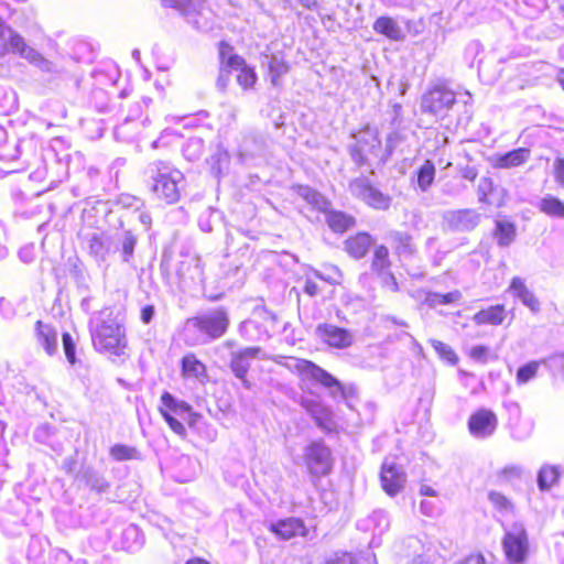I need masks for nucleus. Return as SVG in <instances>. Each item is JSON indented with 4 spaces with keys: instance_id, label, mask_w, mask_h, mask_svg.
I'll use <instances>...</instances> for the list:
<instances>
[{
    "instance_id": "60",
    "label": "nucleus",
    "mask_w": 564,
    "mask_h": 564,
    "mask_svg": "<svg viewBox=\"0 0 564 564\" xmlns=\"http://www.w3.org/2000/svg\"><path fill=\"white\" fill-rule=\"evenodd\" d=\"M228 160V154L225 151L218 150L216 154H213L208 160V164L210 165V172L214 176H219L223 174V163H226Z\"/></svg>"
},
{
    "instance_id": "29",
    "label": "nucleus",
    "mask_w": 564,
    "mask_h": 564,
    "mask_svg": "<svg viewBox=\"0 0 564 564\" xmlns=\"http://www.w3.org/2000/svg\"><path fill=\"white\" fill-rule=\"evenodd\" d=\"M508 291L532 313L536 314L540 312V302L538 297L531 290L527 288L522 278L514 276L510 282Z\"/></svg>"
},
{
    "instance_id": "51",
    "label": "nucleus",
    "mask_w": 564,
    "mask_h": 564,
    "mask_svg": "<svg viewBox=\"0 0 564 564\" xmlns=\"http://www.w3.org/2000/svg\"><path fill=\"white\" fill-rule=\"evenodd\" d=\"M121 259L124 263L130 264L133 259L137 246V237L131 231H124L120 241Z\"/></svg>"
},
{
    "instance_id": "56",
    "label": "nucleus",
    "mask_w": 564,
    "mask_h": 564,
    "mask_svg": "<svg viewBox=\"0 0 564 564\" xmlns=\"http://www.w3.org/2000/svg\"><path fill=\"white\" fill-rule=\"evenodd\" d=\"M151 176H172L174 172L178 171L169 162L164 160L154 161L149 165Z\"/></svg>"
},
{
    "instance_id": "1",
    "label": "nucleus",
    "mask_w": 564,
    "mask_h": 564,
    "mask_svg": "<svg viewBox=\"0 0 564 564\" xmlns=\"http://www.w3.org/2000/svg\"><path fill=\"white\" fill-rule=\"evenodd\" d=\"M88 327L96 351L107 355L112 361L123 360L128 357V339L123 319L111 308L94 313Z\"/></svg>"
},
{
    "instance_id": "25",
    "label": "nucleus",
    "mask_w": 564,
    "mask_h": 564,
    "mask_svg": "<svg viewBox=\"0 0 564 564\" xmlns=\"http://www.w3.org/2000/svg\"><path fill=\"white\" fill-rule=\"evenodd\" d=\"M531 150L529 148H518L502 154H495L490 158V163L496 169L518 167L529 161Z\"/></svg>"
},
{
    "instance_id": "5",
    "label": "nucleus",
    "mask_w": 564,
    "mask_h": 564,
    "mask_svg": "<svg viewBox=\"0 0 564 564\" xmlns=\"http://www.w3.org/2000/svg\"><path fill=\"white\" fill-rule=\"evenodd\" d=\"M295 191L308 205L326 214L327 225L334 232H345L355 225V218L350 215L344 212L328 210L330 203L316 189L306 185H297Z\"/></svg>"
},
{
    "instance_id": "62",
    "label": "nucleus",
    "mask_w": 564,
    "mask_h": 564,
    "mask_svg": "<svg viewBox=\"0 0 564 564\" xmlns=\"http://www.w3.org/2000/svg\"><path fill=\"white\" fill-rule=\"evenodd\" d=\"M215 214H218V212L215 208L208 207L199 215L198 226L202 231H204V232L213 231V220H214Z\"/></svg>"
},
{
    "instance_id": "53",
    "label": "nucleus",
    "mask_w": 564,
    "mask_h": 564,
    "mask_svg": "<svg viewBox=\"0 0 564 564\" xmlns=\"http://www.w3.org/2000/svg\"><path fill=\"white\" fill-rule=\"evenodd\" d=\"M430 343L442 360L452 366L458 362V356L449 345L437 339H431Z\"/></svg>"
},
{
    "instance_id": "52",
    "label": "nucleus",
    "mask_w": 564,
    "mask_h": 564,
    "mask_svg": "<svg viewBox=\"0 0 564 564\" xmlns=\"http://www.w3.org/2000/svg\"><path fill=\"white\" fill-rule=\"evenodd\" d=\"M541 365V360H533L520 366L516 376L517 383L525 384L531 381L536 376Z\"/></svg>"
},
{
    "instance_id": "12",
    "label": "nucleus",
    "mask_w": 564,
    "mask_h": 564,
    "mask_svg": "<svg viewBox=\"0 0 564 564\" xmlns=\"http://www.w3.org/2000/svg\"><path fill=\"white\" fill-rule=\"evenodd\" d=\"M467 427L474 438L486 440L495 434L498 427V417L494 411L480 408L470 414Z\"/></svg>"
},
{
    "instance_id": "49",
    "label": "nucleus",
    "mask_w": 564,
    "mask_h": 564,
    "mask_svg": "<svg viewBox=\"0 0 564 564\" xmlns=\"http://www.w3.org/2000/svg\"><path fill=\"white\" fill-rule=\"evenodd\" d=\"M488 500L494 508L502 516H507L513 512V503L503 494L491 490L488 494Z\"/></svg>"
},
{
    "instance_id": "26",
    "label": "nucleus",
    "mask_w": 564,
    "mask_h": 564,
    "mask_svg": "<svg viewBox=\"0 0 564 564\" xmlns=\"http://www.w3.org/2000/svg\"><path fill=\"white\" fill-rule=\"evenodd\" d=\"M13 50L12 53L19 54L21 57L30 61L35 64L39 68L44 72H52L53 64L47 61L41 53L36 50L30 47L22 36H13L12 37Z\"/></svg>"
},
{
    "instance_id": "54",
    "label": "nucleus",
    "mask_w": 564,
    "mask_h": 564,
    "mask_svg": "<svg viewBox=\"0 0 564 564\" xmlns=\"http://www.w3.org/2000/svg\"><path fill=\"white\" fill-rule=\"evenodd\" d=\"M553 377H564V354L556 352L541 360Z\"/></svg>"
},
{
    "instance_id": "6",
    "label": "nucleus",
    "mask_w": 564,
    "mask_h": 564,
    "mask_svg": "<svg viewBox=\"0 0 564 564\" xmlns=\"http://www.w3.org/2000/svg\"><path fill=\"white\" fill-rule=\"evenodd\" d=\"M455 102V93L444 82L437 80L422 95L420 108L423 113L443 119Z\"/></svg>"
},
{
    "instance_id": "45",
    "label": "nucleus",
    "mask_w": 564,
    "mask_h": 564,
    "mask_svg": "<svg viewBox=\"0 0 564 564\" xmlns=\"http://www.w3.org/2000/svg\"><path fill=\"white\" fill-rule=\"evenodd\" d=\"M547 8L546 0H523L519 4V12L527 19L534 20Z\"/></svg>"
},
{
    "instance_id": "42",
    "label": "nucleus",
    "mask_w": 564,
    "mask_h": 564,
    "mask_svg": "<svg viewBox=\"0 0 564 564\" xmlns=\"http://www.w3.org/2000/svg\"><path fill=\"white\" fill-rule=\"evenodd\" d=\"M391 262L389 260V250L386 246L381 245L375 248L371 261V271L378 275L390 270Z\"/></svg>"
},
{
    "instance_id": "8",
    "label": "nucleus",
    "mask_w": 564,
    "mask_h": 564,
    "mask_svg": "<svg viewBox=\"0 0 564 564\" xmlns=\"http://www.w3.org/2000/svg\"><path fill=\"white\" fill-rule=\"evenodd\" d=\"M302 459L307 473L314 478H321L332 471V449L323 440H314L304 446Z\"/></svg>"
},
{
    "instance_id": "46",
    "label": "nucleus",
    "mask_w": 564,
    "mask_h": 564,
    "mask_svg": "<svg viewBox=\"0 0 564 564\" xmlns=\"http://www.w3.org/2000/svg\"><path fill=\"white\" fill-rule=\"evenodd\" d=\"M204 140L200 137H191L182 148L183 155L186 160L194 162L199 160L204 152Z\"/></svg>"
},
{
    "instance_id": "31",
    "label": "nucleus",
    "mask_w": 564,
    "mask_h": 564,
    "mask_svg": "<svg viewBox=\"0 0 564 564\" xmlns=\"http://www.w3.org/2000/svg\"><path fill=\"white\" fill-rule=\"evenodd\" d=\"M26 147L30 151L32 150V140L6 139L3 142H0V160L12 162L24 154Z\"/></svg>"
},
{
    "instance_id": "27",
    "label": "nucleus",
    "mask_w": 564,
    "mask_h": 564,
    "mask_svg": "<svg viewBox=\"0 0 564 564\" xmlns=\"http://www.w3.org/2000/svg\"><path fill=\"white\" fill-rule=\"evenodd\" d=\"M178 279L183 283H200L204 280V268L202 259L198 256L187 257L182 260L176 271Z\"/></svg>"
},
{
    "instance_id": "55",
    "label": "nucleus",
    "mask_w": 564,
    "mask_h": 564,
    "mask_svg": "<svg viewBox=\"0 0 564 564\" xmlns=\"http://www.w3.org/2000/svg\"><path fill=\"white\" fill-rule=\"evenodd\" d=\"M33 437L37 443L45 444V445L50 446L55 452L61 451V445L59 444L55 445L53 443L52 427L47 424L37 426L34 430Z\"/></svg>"
},
{
    "instance_id": "39",
    "label": "nucleus",
    "mask_w": 564,
    "mask_h": 564,
    "mask_svg": "<svg viewBox=\"0 0 564 564\" xmlns=\"http://www.w3.org/2000/svg\"><path fill=\"white\" fill-rule=\"evenodd\" d=\"M161 403L173 414L185 420L187 416L194 415L193 408L186 401L180 400L172 393L165 391L161 395Z\"/></svg>"
},
{
    "instance_id": "7",
    "label": "nucleus",
    "mask_w": 564,
    "mask_h": 564,
    "mask_svg": "<svg viewBox=\"0 0 564 564\" xmlns=\"http://www.w3.org/2000/svg\"><path fill=\"white\" fill-rule=\"evenodd\" d=\"M501 545L506 558L511 564H523L529 555L528 531L522 522H513L505 530Z\"/></svg>"
},
{
    "instance_id": "30",
    "label": "nucleus",
    "mask_w": 564,
    "mask_h": 564,
    "mask_svg": "<svg viewBox=\"0 0 564 564\" xmlns=\"http://www.w3.org/2000/svg\"><path fill=\"white\" fill-rule=\"evenodd\" d=\"M35 337L37 344L45 350L48 356H53L57 351V330L51 324L37 321L35 324Z\"/></svg>"
},
{
    "instance_id": "63",
    "label": "nucleus",
    "mask_w": 564,
    "mask_h": 564,
    "mask_svg": "<svg viewBox=\"0 0 564 564\" xmlns=\"http://www.w3.org/2000/svg\"><path fill=\"white\" fill-rule=\"evenodd\" d=\"M524 469L519 465H509L501 469L499 476L505 480L511 481L516 479H521L523 476Z\"/></svg>"
},
{
    "instance_id": "33",
    "label": "nucleus",
    "mask_w": 564,
    "mask_h": 564,
    "mask_svg": "<svg viewBox=\"0 0 564 564\" xmlns=\"http://www.w3.org/2000/svg\"><path fill=\"white\" fill-rule=\"evenodd\" d=\"M145 542V538L141 529L135 524H128L121 532V547L129 552L135 553L140 551Z\"/></svg>"
},
{
    "instance_id": "18",
    "label": "nucleus",
    "mask_w": 564,
    "mask_h": 564,
    "mask_svg": "<svg viewBox=\"0 0 564 564\" xmlns=\"http://www.w3.org/2000/svg\"><path fill=\"white\" fill-rule=\"evenodd\" d=\"M443 219L453 231L465 232L474 230L481 220V214L474 209L448 210Z\"/></svg>"
},
{
    "instance_id": "43",
    "label": "nucleus",
    "mask_w": 564,
    "mask_h": 564,
    "mask_svg": "<svg viewBox=\"0 0 564 564\" xmlns=\"http://www.w3.org/2000/svg\"><path fill=\"white\" fill-rule=\"evenodd\" d=\"M109 455L116 462L141 459V454L135 447L121 443L112 445Z\"/></svg>"
},
{
    "instance_id": "34",
    "label": "nucleus",
    "mask_w": 564,
    "mask_h": 564,
    "mask_svg": "<svg viewBox=\"0 0 564 564\" xmlns=\"http://www.w3.org/2000/svg\"><path fill=\"white\" fill-rule=\"evenodd\" d=\"M375 243V239L367 232H359L345 241V250L355 259L364 258L370 247Z\"/></svg>"
},
{
    "instance_id": "61",
    "label": "nucleus",
    "mask_w": 564,
    "mask_h": 564,
    "mask_svg": "<svg viewBox=\"0 0 564 564\" xmlns=\"http://www.w3.org/2000/svg\"><path fill=\"white\" fill-rule=\"evenodd\" d=\"M313 273L314 276H316L317 279L326 281L334 285L339 284L343 279V274L336 265L330 267L327 273L321 272L318 270H313Z\"/></svg>"
},
{
    "instance_id": "16",
    "label": "nucleus",
    "mask_w": 564,
    "mask_h": 564,
    "mask_svg": "<svg viewBox=\"0 0 564 564\" xmlns=\"http://www.w3.org/2000/svg\"><path fill=\"white\" fill-rule=\"evenodd\" d=\"M315 333L323 343L336 349L349 348L355 341L349 329L329 323L318 324Z\"/></svg>"
},
{
    "instance_id": "14",
    "label": "nucleus",
    "mask_w": 564,
    "mask_h": 564,
    "mask_svg": "<svg viewBox=\"0 0 564 564\" xmlns=\"http://www.w3.org/2000/svg\"><path fill=\"white\" fill-rule=\"evenodd\" d=\"M76 479L85 489L100 498L108 496L111 491L112 485L108 480L106 471L93 466L83 467L78 471Z\"/></svg>"
},
{
    "instance_id": "11",
    "label": "nucleus",
    "mask_w": 564,
    "mask_h": 564,
    "mask_svg": "<svg viewBox=\"0 0 564 564\" xmlns=\"http://www.w3.org/2000/svg\"><path fill=\"white\" fill-rule=\"evenodd\" d=\"M275 318L267 310L254 313L252 318L238 325L239 335L247 341H260L270 336Z\"/></svg>"
},
{
    "instance_id": "44",
    "label": "nucleus",
    "mask_w": 564,
    "mask_h": 564,
    "mask_svg": "<svg viewBox=\"0 0 564 564\" xmlns=\"http://www.w3.org/2000/svg\"><path fill=\"white\" fill-rule=\"evenodd\" d=\"M232 47L229 45L221 44L220 47V61L221 65L225 69L229 70H239L246 65V61L239 56L238 54L231 53Z\"/></svg>"
},
{
    "instance_id": "47",
    "label": "nucleus",
    "mask_w": 564,
    "mask_h": 564,
    "mask_svg": "<svg viewBox=\"0 0 564 564\" xmlns=\"http://www.w3.org/2000/svg\"><path fill=\"white\" fill-rule=\"evenodd\" d=\"M409 134L412 132L406 130H395L388 134L387 147L383 149L386 159L397 150L403 151L402 144L408 140Z\"/></svg>"
},
{
    "instance_id": "24",
    "label": "nucleus",
    "mask_w": 564,
    "mask_h": 564,
    "mask_svg": "<svg viewBox=\"0 0 564 564\" xmlns=\"http://www.w3.org/2000/svg\"><path fill=\"white\" fill-rule=\"evenodd\" d=\"M151 189L153 194L166 204H174L181 196L180 182L185 178H152Z\"/></svg>"
},
{
    "instance_id": "32",
    "label": "nucleus",
    "mask_w": 564,
    "mask_h": 564,
    "mask_svg": "<svg viewBox=\"0 0 564 564\" xmlns=\"http://www.w3.org/2000/svg\"><path fill=\"white\" fill-rule=\"evenodd\" d=\"M181 372L183 378L196 379L200 382L207 377L206 366L194 354H186L182 357Z\"/></svg>"
},
{
    "instance_id": "19",
    "label": "nucleus",
    "mask_w": 564,
    "mask_h": 564,
    "mask_svg": "<svg viewBox=\"0 0 564 564\" xmlns=\"http://www.w3.org/2000/svg\"><path fill=\"white\" fill-rule=\"evenodd\" d=\"M380 480L383 490L391 497L399 494L406 481V475L401 466L393 462H384L380 471Z\"/></svg>"
},
{
    "instance_id": "13",
    "label": "nucleus",
    "mask_w": 564,
    "mask_h": 564,
    "mask_svg": "<svg viewBox=\"0 0 564 564\" xmlns=\"http://www.w3.org/2000/svg\"><path fill=\"white\" fill-rule=\"evenodd\" d=\"M349 189L352 195L373 208L387 209L390 207V196L373 187L369 183V178H352L349 183Z\"/></svg>"
},
{
    "instance_id": "23",
    "label": "nucleus",
    "mask_w": 564,
    "mask_h": 564,
    "mask_svg": "<svg viewBox=\"0 0 564 564\" xmlns=\"http://www.w3.org/2000/svg\"><path fill=\"white\" fill-rule=\"evenodd\" d=\"M358 528L369 529L372 528V539L369 542L370 547H377L381 544L380 536L390 528V520L388 513L383 510H376L369 516L367 520L359 521Z\"/></svg>"
},
{
    "instance_id": "40",
    "label": "nucleus",
    "mask_w": 564,
    "mask_h": 564,
    "mask_svg": "<svg viewBox=\"0 0 564 564\" xmlns=\"http://www.w3.org/2000/svg\"><path fill=\"white\" fill-rule=\"evenodd\" d=\"M561 477V469L558 466L544 465L540 468L536 476V484L541 491L550 490L557 484Z\"/></svg>"
},
{
    "instance_id": "41",
    "label": "nucleus",
    "mask_w": 564,
    "mask_h": 564,
    "mask_svg": "<svg viewBox=\"0 0 564 564\" xmlns=\"http://www.w3.org/2000/svg\"><path fill=\"white\" fill-rule=\"evenodd\" d=\"M539 209L553 218H564V202L553 195H545L538 205Z\"/></svg>"
},
{
    "instance_id": "9",
    "label": "nucleus",
    "mask_w": 564,
    "mask_h": 564,
    "mask_svg": "<svg viewBox=\"0 0 564 564\" xmlns=\"http://www.w3.org/2000/svg\"><path fill=\"white\" fill-rule=\"evenodd\" d=\"M306 10L316 12L325 24L326 21L334 22L339 11L345 14L346 22L357 26L362 22L359 15H352L347 7L351 6L350 0H296Z\"/></svg>"
},
{
    "instance_id": "21",
    "label": "nucleus",
    "mask_w": 564,
    "mask_h": 564,
    "mask_svg": "<svg viewBox=\"0 0 564 564\" xmlns=\"http://www.w3.org/2000/svg\"><path fill=\"white\" fill-rule=\"evenodd\" d=\"M269 530L281 540H290L297 535L307 536L308 534L304 521L295 517L273 521L269 524Z\"/></svg>"
},
{
    "instance_id": "48",
    "label": "nucleus",
    "mask_w": 564,
    "mask_h": 564,
    "mask_svg": "<svg viewBox=\"0 0 564 564\" xmlns=\"http://www.w3.org/2000/svg\"><path fill=\"white\" fill-rule=\"evenodd\" d=\"M326 564H377L376 557L371 553L360 556L355 560L350 553H336L333 557L327 560Z\"/></svg>"
},
{
    "instance_id": "64",
    "label": "nucleus",
    "mask_w": 564,
    "mask_h": 564,
    "mask_svg": "<svg viewBox=\"0 0 564 564\" xmlns=\"http://www.w3.org/2000/svg\"><path fill=\"white\" fill-rule=\"evenodd\" d=\"M269 69H270L272 83L275 84L276 78L282 76L283 74L288 73L289 67L284 62L278 59L276 57H273L269 63Z\"/></svg>"
},
{
    "instance_id": "57",
    "label": "nucleus",
    "mask_w": 564,
    "mask_h": 564,
    "mask_svg": "<svg viewBox=\"0 0 564 564\" xmlns=\"http://www.w3.org/2000/svg\"><path fill=\"white\" fill-rule=\"evenodd\" d=\"M66 159V169L63 172L64 176H72L73 174H78L82 172L80 167L84 162V158L80 153L75 152L74 154H67Z\"/></svg>"
},
{
    "instance_id": "4",
    "label": "nucleus",
    "mask_w": 564,
    "mask_h": 564,
    "mask_svg": "<svg viewBox=\"0 0 564 564\" xmlns=\"http://www.w3.org/2000/svg\"><path fill=\"white\" fill-rule=\"evenodd\" d=\"M354 142L349 145L352 161L358 166L380 164L386 160L378 131L367 127L352 134Z\"/></svg>"
},
{
    "instance_id": "58",
    "label": "nucleus",
    "mask_w": 564,
    "mask_h": 564,
    "mask_svg": "<svg viewBox=\"0 0 564 564\" xmlns=\"http://www.w3.org/2000/svg\"><path fill=\"white\" fill-rule=\"evenodd\" d=\"M257 80V75L254 73V70L249 67L247 64L239 69V73L237 75V82L238 84L245 88V89H248V88H251L254 83Z\"/></svg>"
},
{
    "instance_id": "50",
    "label": "nucleus",
    "mask_w": 564,
    "mask_h": 564,
    "mask_svg": "<svg viewBox=\"0 0 564 564\" xmlns=\"http://www.w3.org/2000/svg\"><path fill=\"white\" fill-rule=\"evenodd\" d=\"M462 299V293L458 290L448 292V293H437V292H430L426 295V303L430 306H437V305H447L452 303H456Z\"/></svg>"
},
{
    "instance_id": "59",
    "label": "nucleus",
    "mask_w": 564,
    "mask_h": 564,
    "mask_svg": "<svg viewBox=\"0 0 564 564\" xmlns=\"http://www.w3.org/2000/svg\"><path fill=\"white\" fill-rule=\"evenodd\" d=\"M62 344H63V349H64V354H65L67 361L74 366L77 361L76 344L69 333H63Z\"/></svg>"
},
{
    "instance_id": "15",
    "label": "nucleus",
    "mask_w": 564,
    "mask_h": 564,
    "mask_svg": "<svg viewBox=\"0 0 564 564\" xmlns=\"http://www.w3.org/2000/svg\"><path fill=\"white\" fill-rule=\"evenodd\" d=\"M300 405L314 420L315 424L325 433L334 429L333 412L322 403L321 400L311 395H302L299 400Z\"/></svg>"
},
{
    "instance_id": "28",
    "label": "nucleus",
    "mask_w": 564,
    "mask_h": 564,
    "mask_svg": "<svg viewBox=\"0 0 564 564\" xmlns=\"http://www.w3.org/2000/svg\"><path fill=\"white\" fill-rule=\"evenodd\" d=\"M10 15V7L6 2L0 1V58L6 57L13 50L12 37L14 35L21 36L7 25Z\"/></svg>"
},
{
    "instance_id": "20",
    "label": "nucleus",
    "mask_w": 564,
    "mask_h": 564,
    "mask_svg": "<svg viewBox=\"0 0 564 564\" xmlns=\"http://www.w3.org/2000/svg\"><path fill=\"white\" fill-rule=\"evenodd\" d=\"M161 2L163 7L178 10L197 30L208 29L207 23H200L198 19L202 15L203 0H161Z\"/></svg>"
},
{
    "instance_id": "17",
    "label": "nucleus",
    "mask_w": 564,
    "mask_h": 564,
    "mask_svg": "<svg viewBox=\"0 0 564 564\" xmlns=\"http://www.w3.org/2000/svg\"><path fill=\"white\" fill-rule=\"evenodd\" d=\"M265 360L268 356L259 346L245 347L230 352L229 368L235 377L248 375L253 360Z\"/></svg>"
},
{
    "instance_id": "22",
    "label": "nucleus",
    "mask_w": 564,
    "mask_h": 564,
    "mask_svg": "<svg viewBox=\"0 0 564 564\" xmlns=\"http://www.w3.org/2000/svg\"><path fill=\"white\" fill-rule=\"evenodd\" d=\"M478 200L494 207L502 206L507 191L495 178H478Z\"/></svg>"
},
{
    "instance_id": "35",
    "label": "nucleus",
    "mask_w": 564,
    "mask_h": 564,
    "mask_svg": "<svg viewBox=\"0 0 564 564\" xmlns=\"http://www.w3.org/2000/svg\"><path fill=\"white\" fill-rule=\"evenodd\" d=\"M516 237L517 226L513 221L509 219L495 220L494 238L496 239L498 247H509L516 240Z\"/></svg>"
},
{
    "instance_id": "2",
    "label": "nucleus",
    "mask_w": 564,
    "mask_h": 564,
    "mask_svg": "<svg viewBox=\"0 0 564 564\" xmlns=\"http://www.w3.org/2000/svg\"><path fill=\"white\" fill-rule=\"evenodd\" d=\"M230 325L229 312L226 307H215L187 318L183 329V338L187 346L194 347L210 344L221 338Z\"/></svg>"
},
{
    "instance_id": "3",
    "label": "nucleus",
    "mask_w": 564,
    "mask_h": 564,
    "mask_svg": "<svg viewBox=\"0 0 564 564\" xmlns=\"http://www.w3.org/2000/svg\"><path fill=\"white\" fill-rule=\"evenodd\" d=\"M295 370L303 382L322 386L328 390L334 400L347 401L355 393V388L352 386L347 387L343 384L330 372L311 360L297 359Z\"/></svg>"
},
{
    "instance_id": "37",
    "label": "nucleus",
    "mask_w": 564,
    "mask_h": 564,
    "mask_svg": "<svg viewBox=\"0 0 564 564\" xmlns=\"http://www.w3.org/2000/svg\"><path fill=\"white\" fill-rule=\"evenodd\" d=\"M372 28L376 33L384 35L389 40L400 41L403 39L402 29L391 17H379Z\"/></svg>"
},
{
    "instance_id": "38",
    "label": "nucleus",
    "mask_w": 564,
    "mask_h": 564,
    "mask_svg": "<svg viewBox=\"0 0 564 564\" xmlns=\"http://www.w3.org/2000/svg\"><path fill=\"white\" fill-rule=\"evenodd\" d=\"M388 239L399 257H411L415 252L412 237L408 232L393 230L389 232Z\"/></svg>"
},
{
    "instance_id": "10",
    "label": "nucleus",
    "mask_w": 564,
    "mask_h": 564,
    "mask_svg": "<svg viewBox=\"0 0 564 564\" xmlns=\"http://www.w3.org/2000/svg\"><path fill=\"white\" fill-rule=\"evenodd\" d=\"M84 248L99 267H108V259L117 250L112 238L106 232L95 229L80 235Z\"/></svg>"
},
{
    "instance_id": "36",
    "label": "nucleus",
    "mask_w": 564,
    "mask_h": 564,
    "mask_svg": "<svg viewBox=\"0 0 564 564\" xmlns=\"http://www.w3.org/2000/svg\"><path fill=\"white\" fill-rule=\"evenodd\" d=\"M506 317V308L502 304H497L477 312L473 321L477 325H501Z\"/></svg>"
}]
</instances>
